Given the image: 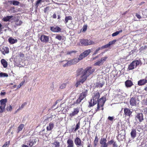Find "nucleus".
Listing matches in <instances>:
<instances>
[{
    "label": "nucleus",
    "instance_id": "obj_1",
    "mask_svg": "<svg viewBox=\"0 0 147 147\" xmlns=\"http://www.w3.org/2000/svg\"><path fill=\"white\" fill-rule=\"evenodd\" d=\"M94 71V70L91 67H88L84 70L81 68L77 71V76L81 75V78L77 82L76 85L77 87L80 83H83L87 79V78Z\"/></svg>",
    "mask_w": 147,
    "mask_h": 147
},
{
    "label": "nucleus",
    "instance_id": "obj_2",
    "mask_svg": "<svg viewBox=\"0 0 147 147\" xmlns=\"http://www.w3.org/2000/svg\"><path fill=\"white\" fill-rule=\"evenodd\" d=\"M100 96V94L99 92H97L95 93L92 96V98L94 100L98 101L97 107L96 109V111H98L100 110V107H101V109L103 110V106L106 101V98L103 97H101L100 98L98 99Z\"/></svg>",
    "mask_w": 147,
    "mask_h": 147
},
{
    "label": "nucleus",
    "instance_id": "obj_3",
    "mask_svg": "<svg viewBox=\"0 0 147 147\" xmlns=\"http://www.w3.org/2000/svg\"><path fill=\"white\" fill-rule=\"evenodd\" d=\"M61 62L63 63V67H65L76 64L78 62V59L77 58H76L69 61L65 60Z\"/></svg>",
    "mask_w": 147,
    "mask_h": 147
},
{
    "label": "nucleus",
    "instance_id": "obj_4",
    "mask_svg": "<svg viewBox=\"0 0 147 147\" xmlns=\"http://www.w3.org/2000/svg\"><path fill=\"white\" fill-rule=\"evenodd\" d=\"M88 94V90H84L82 93L80 94L79 98L76 100V104H79L85 98Z\"/></svg>",
    "mask_w": 147,
    "mask_h": 147
},
{
    "label": "nucleus",
    "instance_id": "obj_5",
    "mask_svg": "<svg viewBox=\"0 0 147 147\" xmlns=\"http://www.w3.org/2000/svg\"><path fill=\"white\" fill-rule=\"evenodd\" d=\"M80 42L82 46H88L94 44V42L92 40L84 39L80 40Z\"/></svg>",
    "mask_w": 147,
    "mask_h": 147
},
{
    "label": "nucleus",
    "instance_id": "obj_6",
    "mask_svg": "<svg viewBox=\"0 0 147 147\" xmlns=\"http://www.w3.org/2000/svg\"><path fill=\"white\" fill-rule=\"evenodd\" d=\"M141 61L140 60H135L132 61L129 65L128 69L129 70H131L134 69L137 66L140 64Z\"/></svg>",
    "mask_w": 147,
    "mask_h": 147
},
{
    "label": "nucleus",
    "instance_id": "obj_7",
    "mask_svg": "<svg viewBox=\"0 0 147 147\" xmlns=\"http://www.w3.org/2000/svg\"><path fill=\"white\" fill-rule=\"evenodd\" d=\"M91 52V50L89 49L85 51L84 52L82 53L79 55L78 58H76L78 59V62H79V61L81 60L83 58L87 56Z\"/></svg>",
    "mask_w": 147,
    "mask_h": 147
},
{
    "label": "nucleus",
    "instance_id": "obj_8",
    "mask_svg": "<svg viewBox=\"0 0 147 147\" xmlns=\"http://www.w3.org/2000/svg\"><path fill=\"white\" fill-rule=\"evenodd\" d=\"M108 58L107 56H105L104 57H102L99 60L97 61L94 64V66H100L103 65V63L105 62Z\"/></svg>",
    "mask_w": 147,
    "mask_h": 147
},
{
    "label": "nucleus",
    "instance_id": "obj_9",
    "mask_svg": "<svg viewBox=\"0 0 147 147\" xmlns=\"http://www.w3.org/2000/svg\"><path fill=\"white\" fill-rule=\"evenodd\" d=\"M106 138H102L100 141V143L101 144V147H107L108 144L107 143Z\"/></svg>",
    "mask_w": 147,
    "mask_h": 147
},
{
    "label": "nucleus",
    "instance_id": "obj_10",
    "mask_svg": "<svg viewBox=\"0 0 147 147\" xmlns=\"http://www.w3.org/2000/svg\"><path fill=\"white\" fill-rule=\"evenodd\" d=\"M49 36H46L45 35H42L40 37V40L41 41L45 43H47L49 41Z\"/></svg>",
    "mask_w": 147,
    "mask_h": 147
},
{
    "label": "nucleus",
    "instance_id": "obj_11",
    "mask_svg": "<svg viewBox=\"0 0 147 147\" xmlns=\"http://www.w3.org/2000/svg\"><path fill=\"white\" fill-rule=\"evenodd\" d=\"M135 119L136 121L140 122H142L144 120L143 115L142 113H138L135 116Z\"/></svg>",
    "mask_w": 147,
    "mask_h": 147
},
{
    "label": "nucleus",
    "instance_id": "obj_12",
    "mask_svg": "<svg viewBox=\"0 0 147 147\" xmlns=\"http://www.w3.org/2000/svg\"><path fill=\"white\" fill-rule=\"evenodd\" d=\"M50 30L53 32H61V29L59 26H53L51 27Z\"/></svg>",
    "mask_w": 147,
    "mask_h": 147
},
{
    "label": "nucleus",
    "instance_id": "obj_13",
    "mask_svg": "<svg viewBox=\"0 0 147 147\" xmlns=\"http://www.w3.org/2000/svg\"><path fill=\"white\" fill-rule=\"evenodd\" d=\"M79 111V109L77 107L76 108L74 109L73 111L71 113H70L69 115V117H72L75 116V115L78 114Z\"/></svg>",
    "mask_w": 147,
    "mask_h": 147
},
{
    "label": "nucleus",
    "instance_id": "obj_14",
    "mask_svg": "<svg viewBox=\"0 0 147 147\" xmlns=\"http://www.w3.org/2000/svg\"><path fill=\"white\" fill-rule=\"evenodd\" d=\"M116 41V40H114L112 41L109 42L108 44L101 47V49L107 48L109 47L111 45L115 44Z\"/></svg>",
    "mask_w": 147,
    "mask_h": 147
},
{
    "label": "nucleus",
    "instance_id": "obj_15",
    "mask_svg": "<svg viewBox=\"0 0 147 147\" xmlns=\"http://www.w3.org/2000/svg\"><path fill=\"white\" fill-rule=\"evenodd\" d=\"M124 114L126 116H128L129 117L131 115L132 111H131L130 109L127 108H125L124 109Z\"/></svg>",
    "mask_w": 147,
    "mask_h": 147
},
{
    "label": "nucleus",
    "instance_id": "obj_16",
    "mask_svg": "<svg viewBox=\"0 0 147 147\" xmlns=\"http://www.w3.org/2000/svg\"><path fill=\"white\" fill-rule=\"evenodd\" d=\"M129 103L131 106H134L136 105V102L135 97H133L131 98L129 100Z\"/></svg>",
    "mask_w": 147,
    "mask_h": 147
},
{
    "label": "nucleus",
    "instance_id": "obj_17",
    "mask_svg": "<svg viewBox=\"0 0 147 147\" xmlns=\"http://www.w3.org/2000/svg\"><path fill=\"white\" fill-rule=\"evenodd\" d=\"M120 134H119L118 135V138H120L122 140L124 139L125 137V131L123 130L120 131Z\"/></svg>",
    "mask_w": 147,
    "mask_h": 147
},
{
    "label": "nucleus",
    "instance_id": "obj_18",
    "mask_svg": "<svg viewBox=\"0 0 147 147\" xmlns=\"http://www.w3.org/2000/svg\"><path fill=\"white\" fill-rule=\"evenodd\" d=\"M74 142L76 145L81 146L82 145V141L78 137H77L74 140Z\"/></svg>",
    "mask_w": 147,
    "mask_h": 147
},
{
    "label": "nucleus",
    "instance_id": "obj_19",
    "mask_svg": "<svg viewBox=\"0 0 147 147\" xmlns=\"http://www.w3.org/2000/svg\"><path fill=\"white\" fill-rule=\"evenodd\" d=\"M147 83V79H143L139 80L138 83V84L139 86H142L144 85Z\"/></svg>",
    "mask_w": 147,
    "mask_h": 147
},
{
    "label": "nucleus",
    "instance_id": "obj_20",
    "mask_svg": "<svg viewBox=\"0 0 147 147\" xmlns=\"http://www.w3.org/2000/svg\"><path fill=\"white\" fill-rule=\"evenodd\" d=\"M67 143L68 144L67 147H73L74 144L73 141L71 139H69L67 141Z\"/></svg>",
    "mask_w": 147,
    "mask_h": 147
},
{
    "label": "nucleus",
    "instance_id": "obj_21",
    "mask_svg": "<svg viewBox=\"0 0 147 147\" xmlns=\"http://www.w3.org/2000/svg\"><path fill=\"white\" fill-rule=\"evenodd\" d=\"M125 86L127 87H130L133 85V83L130 80H127L125 82Z\"/></svg>",
    "mask_w": 147,
    "mask_h": 147
},
{
    "label": "nucleus",
    "instance_id": "obj_22",
    "mask_svg": "<svg viewBox=\"0 0 147 147\" xmlns=\"http://www.w3.org/2000/svg\"><path fill=\"white\" fill-rule=\"evenodd\" d=\"M131 137L134 139L136 137V129H132L131 131Z\"/></svg>",
    "mask_w": 147,
    "mask_h": 147
},
{
    "label": "nucleus",
    "instance_id": "obj_23",
    "mask_svg": "<svg viewBox=\"0 0 147 147\" xmlns=\"http://www.w3.org/2000/svg\"><path fill=\"white\" fill-rule=\"evenodd\" d=\"M97 102V101H95L94 100V99L92 98L90 100V101L89 102V105L88 107H90L94 106L96 104Z\"/></svg>",
    "mask_w": 147,
    "mask_h": 147
},
{
    "label": "nucleus",
    "instance_id": "obj_24",
    "mask_svg": "<svg viewBox=\"0 0 147 147\" xmlns=\"http://www.w3.org/2000/svg\"><path fill=\"white\" fill-rule=\"evenodd\" d=\"M7 99L6 98L4 99H2L0 100V102L1 105H2V106L5 107L6 106V103L7 102Z\"/></svg>",
    "mask_w": 147,
    "mask_h": 147
},
{
    "label": "nucleus",
    "instance_id": "obj_25",
    "mask_svg": "<svg viewBox=\"0 0 147 147\" xmlns=\"http://www.w3.org/2000/svg\"><path fill=\"white\" fill-rule=\"evenodd\" d=\"M9 53V49L7 47H4L2 49V53L5 55L6 53Z\"/></svg>",
    "mask_w": 147,
    "mask_h": 147
},
{
    "label": "nucleus",
    "instance_id": "obj_26",
    "mask_svg": "<svg viewBox=\"0 0 147 147\" xmlns=\"http://www.w3.org/2000/svg\"><path fill=\"white\" fill-rule=\"evenodd\" d=\"M54 127V124L52 123H50L49 125L47 127V130H51Z\"/></svg>",
    "mask_w": 147,
    "mask_h": 147
},
{
    "label": "nucleus",
    "instance_id": "obj_27",
    "mask_svg": "<svg viewBox=\"0 0 147 147\" xmlns=\"http://www.w3.org/2000/svg\"><path fill=\"white\" fill-rule=\"evenodd\" d=\"M53 144V147H59L60 143L57 141L55 140L54 143H52Z\"/></svg>",
    "mask_w": 147,
    "mask_h": 147
},
{
    "label": "nucleus",
    "instance_id": "obj_28",
    "mask_svg": "<svg viewBox=\"0 0 147 147\" xmlns=\"http://www.w3.org/2000/svg\"><path fill=\"white\" fill-rule=\"evenodd\" d=\"M1 62L4 67L6 68L7 67V62L5 59H2L1 60Z\"/></svg>",
    "mask_w": 147,
    "mask_h": 147
},
{
    "label": "nucleus",
    "instance_id": "obj_29",
    "mask_svg": "<svg viewBox=\"0 0 147 147\" xmlns=\"http://www.w3.org/2000/svg\"><path fill=\"white\" fill-rule=\"evenodd\" d=\"M9 42L11 44H13L15 43H16L17 42V39H14L13 38H10L8 39Z\"/></svg>",
    "mask_w": 147,
    "mask_h": 147
},
{
    "label": "nucleus",
    "instance_id": "obj_30",
    "mask_svg": "<svg viewBox=\"0 0 147 147\" xmlns=\"http://www.w3.org/2000/svg\"><path fill=\"white\" fill-rule=\"evenodd\" d=\"M8 2L10 3V4H12L13 5H18L19 3V2L17 1H9Z\"/></svg>",
    "mask_w": 147,
    "mask_h": 147
},
{
    "label": "nucleus",
    "instance_id": "obj_31",
    "mask_svg": "<svg viewBox=\"0 0 147 147\" xmlns=\"http://www.w3.org/2000/svg\"><path fill=\"white\" fill-rule=\"evenodd\" d=\"M27 104L26 102H24L23 103L20 107L19 108L16 110V113L18 112L19 110L22 109L24 106Z\"/></svg>",
    "mask_w": 147,
    "mask_h": 147
},
{
    "label": "nucleus",
    "instance_id": "obj_32",
    "mask_svg": "<svg viewBox=\"0 0 147 147\" xmlns=\"http://www.w3.org/2000/svg\"><path fill=\"white\" fill-rule=\"evenodd\" d=\"M13 16H7L6 17L3 18V20L5 22H7L9 21V20Z\"/></svg>",
    "mask_w": 147,
    "mask_h": 147
},
{
    "label": "nucleus",
    "instance_id": "obj_33",
    "mask_svg": "<svg viewBox=\"0 0 147 147\" xmlns=\"http://www.w3.org/2000/svg\"><path fill=\"white\" fill-rule=\"evenodd\" d=\"M72 19V18L71 16H66L65 18V23H67L69 20H71Z\"/></svg>",
    "mask_w": 147,
    "mask_h": 147
},
{
    "label": "nucleus",
    "instance_id": "obj_34",
    "mask_svg": "<svg viewBox=\"0 0 147 147\" xmlns=\"http://www.w3.org/2000/svg\"><path fill=\"white\" fill-rule=\"evenodd\" d=\"M24 127V125L23 124H20L18 128V133H19L20 131H22L23 127Z\"/></svg>",
    "mask_w": 147,
    "mask_h": 147
},
{
    "label": "nucleus",
    "instance_id": "obj_35",
    "mask_svg": "<svg viewBox=\"0 0 147 147\" xmlns=\"http://www.w3.org/2000/svg\"><path fill=\"white\" fill-rule=\"evenodd\" d=\"M55 38L58 39L59 41H61L63 39V37L62 36L59 34H57L56 35Z\"/></svg>",
    "mask_w": 147,
    "mask_h": 147
},
{
    "label": "nucleus",
    "instance_id": "obj_36",
    "mask_svg": "<svg viewBox=\"0 0 147 147\" xmlns=\"http://www.w3.org/2000/svg\"><path fill=\"white\" fill-rule=\"evenodd\" d=\"M22 23V22L18 19L16 20L15 21V24L17 26H20Z\"/></svg>",
    "mask_w": 147,
    "mask_h": 147
},
{
    "label": "nucleus",
    "instance_id": "obj_37",
    "mask_svg": "<svg viewBox=\"0 0 147 147\" xmlns=\"http://www.w3.org/2000/svg\"><path fill=\"white\" fill-rule=\"evenodd\" d=\"M122 30H119V31H117L116 32H115L113 34H112V36L114 37L116 36H117V35H118L120 33L122 32Z\"/></svg>",
    "mask_w": 147,
    "mask_h": 147
},
{
    "label": "nucleus",
    "instance_id": "obj_38",
    "mask_svg": "<svg viewBox=\"0 0 147 147\" xmlns=\"http://www.w3.org/2000/svg\"><path fill=\"white\" fill-rule=\"evenodd\" d=\"M104 84V83H97L96 84V87L98 88H102Z\"/></svg>",
    "mask_w": 147,
    "mask_h": 147
},
{
    "label": "nucleus",
    "instance_id": "obj_39",
    "mask_svg": "<svg viewBox=\"0 0 147 147\" xmlns=\"http://www.w3.org/2000/svg\"><path fill=\"white\" fill-rule=\"evenodd\" d=\"M8 75L7 74L1 72L0 73V77H7Z\"/></svg>",
    "mask_w": 147,
    "mask_h": 147
},
{
    "label": "nucleus",
    "instance_id": "obj_40",
    "mask_svg": "<svg viewBox=\"0 0 147 147\" xmlns=\"http://www.w3.org/2000/svg\"><path fill=\"white\" fill-rule=\"evenodd\" d=\"M67 84V83H64L63 84L60 85V88L61 89L65 88V87Z\"/></svg>",
    "mask_w": 147,
    "mask_h": 147
},
{
    "label": "nucleus",
    "instance_id": "obj_41",
    "mask_svg": "<svg viewBox=\"0 0 147 147\" xmlns=\"http://www.w3.org/2000/svg\"><path fill=\"white\" fill-rule=\"evenodd\" d=\"M5 107L2 106L1 105L0 106V113H2L4 110Z\"/></svg>",
    "mask_w": 147,
    "mask_h": 147
},
{
    "label": "nucleus",
    "instance_id": "obj_42",
    "mask_svg": "<svg viewBox=\"0 0 147 147\" xmlns=\"http://www.w3.org/2000/svg\"><path fill=\"white\" fill-rule=\"evenodd\" d=\"M80 125V122H79L76 125V127L74 130L75 131H76L77 130L79 129Z\"/></svg>",
    "mask_w": 147,
    "mask_h": 147
},
{
    "label": "nucleus",
    "instance_id": "obj_43",
    "mask_svg": "<svg viewBox=\"0 0 147 147\" xmlns=\"http://www.w3.org/2000/svg\"><path fill=\"white\" fill-rule=\"evenodd\" d=\"M33 141L32 140H30L29 141V144L30 147L32 146L33 145H34V144L33 143Z\"/></svg>",
    "mask_w": 147,
    "mask_h": 147
},
{
    "label": "nucleus",
    "instance_id": "obj_44",
    "mask_svg": "<svg viewBox=\"0 0 147 147\" xmlns=\"http://www.w3.org/2000/svg\"><path fill=\"white\" fill-rule=\"evenodd\" d=\"M100 49H101V48H100V47H98V49H97L94 52V54H93V55H96V54H97L98 52V51L100 50Z\"/></svg>",
    "mask_w": 147,
    "mask_h": 147
},
{
    "label": "nucleus",
    "instance_id": "obj_45",
    "mask_svg": "<svg viewBox=\"0 0 147 147\" xmlns=\"http://www.w3.org/2000/svg\"><path fill=\"white\" fill-rule=\"evenodd\" d=\"M9 144V141L7 142L4 144L2 147H8Z\"/></svg>",
    "mask_w": 147,
    "mask_h": 147
},
{
    "label": "nucleus",
    "instance_id": "obj_46",
    "mask_svg": "<svg viewBox=\"0 0 147 147\" xmlns=\"http://www.w3.org/2000/svg\"><path fill=\"white\" fill-rule=\"evenodd\" d=\"M123 93V91L121 89H119L118 91V94L119 95H121Z\"/></svg>",
    "mask_w": 147,
    "mask_h": 147
},
{
    "label": "nucleus",
    "instance_id": "obj_47",
    "mask_svg": "<svg viewBox=\"0 0 147 147\" xmlns=\"http://www.w3.org/2000/svg\"><path fill=\"white\" fill-rule=\"evenodd\" d=\"M12 109V107L11 105H10L9 107H7L6 109L8 111H11Z\"/></svg>",
    "mask_w": 147,
    "mask_h": 147
},
{
    "label": "nucleus",
    "instance_id": "obj_48",
    "mask_svg": "<svg viewBox=\"0 0 147 147\" xmlns=\"http://www.w3.org/2000/svg\"><path fill=\"white\" fill-rule=\"evenodd\" d=\"M143 111L144 114H147V107H144L143 109Z\"/></svg>",
    "mask_w": 147,
    "mask_h": 147
},
{
    "label": "nucleus",
    "instance_id": "obj_49",
    "mask_svg": "<svg viewBox=\"0 0 147 147\" xmlns=\"http://www.w3.org/2000/svg\"><path fill=\"white\" fill-rule=\"evenodd\" d=\"M24 81L23 82H21L20 83V84L17 86V88H20L24 84Z\"/></svg>",
    "mask_w": 147,
    "mask_h": 147
},
{
    "label": "nucleus",
    "instance_id": "obj_50",
    "mask_svg": "<svg viewBox=\"0 0 147 147\" xmlns=\"http://www.w3.org/2000/svg\"><path fill=\"white\" fill-rule=\"evenodd\" d=\"M82 28V31L84 32L87 29V26L86 25L84 26Z\"/></svg>",
    "mask_w": 147,
    "mask_h": 147
},
{
    "label": "nucleus",
    "instance_id": "obj_51",
    "mask_svg": "<svg viewBox=\"0 0 147 147\" xmlns=\"http://www.w3.org/2000/svg\"><path fill=\"white\" fill-rule=\"evenodd\" d=\"M108 119L111 121H113L114 117H113L109 116L108 117Z\"/></svg>",
    "mask_w": 147,
    "mask_h": 147
},
{
    "label": "nucleus",
    "instance_id": "obj_52",
    "mask_svg": "<svg viewBox=\"0 0 147 147\" xmlns=\"http://www.w3.org/2000/svg\"><path fill=\"white\" fill-rule=\"evenodd\" d=\"M75 51H70L68 52L67 53V55H71V54H72L73 53H75Z\"/></svg>",
    "mask_w": 147,
    "mask_h": 147
},
{
    "label": "nucleus",
    "instance_id": "obj_53",
    "mask_svg": "<svg viewBox=\"0 0 147 147\" xmlns=\"http://www.w3.org/2000/svg\"><path fill=\"white\" fill-rule=\"evenodd\" d=\"M98 141V139L97 136H96L95 139V140L94 141V142L95 143H97Z\"/></svg>",
    "mask_w": 147,
    "mask_h": 147
},
{
    "label": "nucleus",
    "instance_id": "obj_54",
    "mask_svg": "<svg viewBox=\"0 0 147 147\" xmlns=\"http://www.w3.org/2000/svg\"><path fill=\"white\" fill-rule=\"evenodd\" d=\"M32 140L33 141V142H32V143H33L34 145L36 143V142L37 141V139H34Z\"/></svg>",
    "mask_w": 147,
    "mask_h": 147
},
{
    "label": "nucleus",
    "instance_id": "obj_55",
    "mask_svg": "<svg viewBox=\"0 0 147 147\" xmlns=\"http://www.w3.org/2000/svg\"><path fill=\"white\" fill-rule=\"evenodd\" d=\"M42 0H38V1L36 2V5H38L41 2Z\"/></svg>",
    "mask_w": 147,
    "mask_h": 147
},
{
    "label": "nucleus",
    "instance_id": "obj_56",
    "mask_svg": "<svg viewBox=\"0 0 147 147\" xmlns=\"http://www.w3.org/2000/svg\"><path fill=\"white\" fill-rule=\"evenodd\" d=\"M113 147H117V145L116 142H114L113 144Z\"/></svg>",
    "mask_w": 147,
    "mask_h": 147
},
{
    "label": "nucleus",
    "instance_id": "obj_57",
    "mask_svg": "<svg viewBox=\"0 0 147 147\" xmlns=\"http://www.w3.org/2000/svg\"><path fill=\"white\" fill-rule=\"evenodd\" d=\"M136 16L138 19H140L141 18V17L140 15L138 14H136Z\"/></svg>",
    "mask_w": 147,
    "mask_h": 147
},
{
    "label": "nucleus",
    "instance_id": "obj_58",
    "mask_svg": "<svg viewBox=\"0 0 147 147\" xmlns=\"http://www.w3.org/2000/svg\"><path fill=\"white\" fill-rule=\"evenodd\" d=\"M52 17L53 18H57V16H56V15L54 13V14H53V15L52 16Z\"/></svg>",
    "mask_w": 147,
    "mask_h": 147
},
{
    "label": "nucleus",
    "instance_id": "obj_59",
    "mask_svg": "<svg viewBox=\"0 0 147 147\" xmlns=\"http://www.w3.org/2000/svg\"><path fill=\"white\" fill-rule=\"evenodd\" d=\"M144 104L145 105H147V98L144 100Z\"/></svg>",
    "mask_w": 147,
    "mask_h": 147
},
{
    "label": "nucleus",
    "instance_id": "obj_60",
    "mask_svg": "<svg viewBox=\"0 0 147 147\" xmlns=\"http://www.w3.org/2000/svg\"><path fill=\"white\" fill-rule=\"evenodd\" d=\"M51 90H53L54 88V85L53 84H52L51 86Z\"/></svg>",
    "mask_w": 147,
    "mask_h": 147
},
{
    "label": "nucleus",
    "instance_id": "obj_61",
    "mask_svg": "<svg viewBox=\"0 0 147 147\" xmlns=\"http://www.w3.org/2000/svg\"><path fill=\"white\" fill-rule=\"evenodd\" d=\"M48 8L47 7H46L45 9V10H44V12L46 13V12L47 11V10H48Z\"/></svg>",
    "mask_w": 147,
    "mask_h": 147
},
{
    "label": "nucleus",
    "instance_id": "obj_62",
    "mask_svg": "<svg viewBox=\"0 0 147 147\" xmlns=\"http://www.w3.org/2000/svg\"><path fill=\"white\" fill-rule=\"evenodd\" d=\"M20 56L21 57H23L24 56V54H23V53H21L20 54Z\"/></svg>",
    "mask_w": 147,
    "mask_h": 147
},
{
    "label": "nucleus",
    "instance_id": "obj_63",
    "mask_svg": "<svg viewBox=\"0 0 147 147\" xmlns=\"http://www.w3.org/2000/svg\"><path fill=\"white\" fill-rule=\"evenodd\" d=\"M22 147H28V146L26 145L23 144Z\"/></svg>",
    "mask_w": 147,
    "mask_h": 147
},
{
    "label": "nucleus",
    "instance_id": "obj_64",
    "mask_svg": "<svg viewBox=\"0 0 147 147\" xmlns=\"http://www.w3.org/2000/svg\"><path fill=\"white\" fill-rule=\"evenodd\" d=\"M113 140H111L109 142V143L111 144H112L113 142Z\"/></svg>",
    "mask_w": 147,
    "mask_h": 147
}]
</instances>
